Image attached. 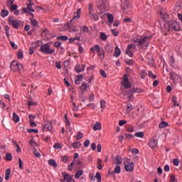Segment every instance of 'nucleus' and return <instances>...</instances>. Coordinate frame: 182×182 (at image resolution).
<instances>
[{
  "label": "nucleus",
  "instance_id": "20e7f679",
  "mask_svg": "<svg viewBox=\"0 0 182 182\" xmlns=\"http://www.w3.org/2000/svg\"><path fill=\"white\" fill-rule=\"evenodd\" d=\"M124 164L125 171L132 172L134 170V163L130 162V159H127L124 161Z\"/></svg>",
  "mask_w": 182,
  "mask_h": 182
},
{
  "label": "nucleus",
  "instance_id": "58836bf2",
  "mask_svg": "<svg viewBox=\"0 0 182 182\" xmlns=\"http://www.w3.org/2000/svg\"><path fill=\"white\" fill-rule=\"evenodd\" d=\"M28 133H35L36 134H38L39 132L36 129H27Z\"/></svg>",
  "mask_w": 182,
  "mask_h": 182
},
{
  "label": "nucleus",
  "instance_id": "13d9d810",
  "mask_svg": "<svg viewBox=\"0 0 182 182\" xmlns=\"http://www.w3.org/2000/svg\"><path fill=\"white\" fill-rule=\"evenodd\" d=\"M140 75H141V79H144L146 77V70H142L141 71Z\"/></svg>",
  "mask_w": 182,
  "mask_h": 182
},
{
  "label": "nucleus",
  "instance_id": "ddd939ff",
  "mask_svg": "<svg viewBox=\"0 0 182 182\" xmlns=\"http://www.w3.org/2000/svg\"><path fill=\"white\" fill-rule=\"evenodd\" d=\"M149 146L151 147V149H154L157 146V140L156 139H151L149 141Z\"/></svg>",
  "mask_w": 182,
  "mask_h": 182
},
{
  "label": "nucleus",
  "instance_id": "2f4dec72",
  "mask_svg": "<svg viewBox=\"0 0 182 182\" xmlns=\"http://www.w3.org/2000/svg\"><path fill=\"white\" fill-rule=\"evenodd\" d=\"M32 5H33V3H30L27 5V9L28 11H30V12H35V10L33 9V7H32Z\"/></svg>",
  "mask_w": 182,
  "mask_h": 182
},
{
  "label": "nucleus",
  "instance_id": "9b49d317",
  "mask_svg": "<svg viewBox=\"0 0 182 182\" xmlns=\"http://www.w3.org/2000/svg\"><path fill=\"white\" fill-rule=\"evenodd\" d=\"M90 51L92 53H95L97 51V53H100V52H102V50L100 49V47L99 46V45L96 44L90 48Z\"/></svg>",
  "mask_w": 182,
  "mask_h": 182
},
{
  "label": "nucleus",
  "instance_id": "e2e57ef3",
  "mask_svg": "<svg viewBox=\"0 0 182 182\" xmlns=\"http://www.w3.org/2000/svg\"><path fill=\"white\" fill-rule=\"evenodd\" d=\"M47 131L52 132V124L47 123L46 124Z\"/></svg>",
  "mask_w": 182,
  "mask_h": 182
},
{
  "label": "nucleus",
  "instance_id": "f3484780",
  "mask_svg": "<svg viewBox=\"0 0 182 182\" xmlns=\"http://www.w3.org/2000/svg\"><path fill=\"white\" fill-rule=\"evenodd\" d=\"M102 130V124L100 122H96L93 127V131Z\"/></svg>",
  "mask_w": 182,
  "mask_h": 182
},
{
  "label": "nucleus",
  "instance_id": "f03ea898",
  "mask_svg": "<svg viewBox=\"0 0 182 182\" xmlns=\"http://www.w3.org/2000/svg\"><path fill=\"white\" fill-rule=\"evenodd\" d=\"M167 29L168 32H178L180 31V24L177 21H169L167 24Z\"/></svg>",
  "mask_w": 182,
  "mask_h": 182
},
{
  "label": "nucleus",
  "instance_id": "5fc2aeb1",
  "mask_svg": "<svg viewBox=\"0 0 182 182\" xmlns=\"http://www.w3.org/2000/svg\"><path fill=\"white\" fill-rule=\"evenodd\" d=\"M83 137V134L82 132H78L76 136L77 140H81Z\"/></svg>",
  "mask_w": 182,
  "mask_h": 182
},
{
  "label": "nucleus",
  "instance_id": "b1692460",
  "mask_svg": "<svg viewBox=\"0 0 182 182\" xmlns=\"http://www.w3.org/2000/svg\"><path fill=\"white\" fill-rule=\"evenodd\" d=\"M10 176H11V169L8 168L6 170L5 180H9Z\"/></svg>",
  "mask_w": 182,
  "mask_h": 182
},
{
  "label": "nucleus",
  "instance_id": "bb28decb",
  "mask_svg": "<svg viewBox=\"0 0 182 182\" xmlns=\"http://www.w3.org/2000/svg\"><path fill=\"white\" fill-rule=\"evenodd\" d=\"M115 160L117 161L116 164H122V163H123V159H122L120 156H117Z\"/></svg>",
  "mask_w": 182,
  "mask_h": 182
},
{
  "label": "nucleus",
  "instance_id": "0eeeda50",
  "mask_svg": "<svg viewBox=\"0 0 182 182\" xmlns=\"http://www.w3.org/2000/svg\"><path fill=\"white\" fill-rule=\"evenodd\" d=\"M122 85L125 87V89H129L132 87V83L129 80V77L126 74H124L122 77Z\"/></svg>",
  "mask_w": 182,
  "mask_h": 182
},
{
  "label": "nucleus",
  "instance_id": "39448f33",
  "mask_svg": "<svg viewBox=\"0 0 182 182\" xmlns=\"http://www.w3.org/2000/svg\"><path fill=\"white\" fill-rule=\"evenodd\" d=\"M10 68L13 72H19L23 69V65L16 61H12Z\"/></svg>",
  "mask_w": 182,
  "mask_h": 182
},
{
  "label": "nucleus",
  "instance_id": "338daca9",
  "mask_svg": "<svg viewBox=\"0 0 182 182\" xmlns=\"http://www.w3.org/2000/svg\"><path fill=\"white\" fill-rule=\"evenodd\" d=\"M68 160H69V158L66 156H64L62 157V161L63 163H68Z\"/></svg>",
  "mask_w": 182,
  "mask_h": 182
},
{
  "label": "nucleus",
  "instance_id": "cd10ccee",
  "mask_svg": "<svg viewBox=\"0 0 182 182\" xmlns=\"http://www.w3.org/2000/svg\"><path fill=\"white\" fill-rule=\"evenodd\" d=\"M28 144H30V146L31 147H36V146H38V143H36V141H35L33 139H31L28 141Z\"/></svg>",
  "mask_w": 182,
  "mask_h": 182
},
{
  "label": "nucleus",
  "instance_id": "412c9836",
  "mask_svg": "<svg viewBox=\"0 0 182 182\" xmlns=\"http://www.w3.org/2000/svg\"><path fill=\"white\" fill-rule=\"evenodd\" d=\"M19 116H18V114H16V112H14L13 113V121L15 123H18L19 122Z\"/></svg>",
  "mask_w": 182,
  "mask_h": 182
},
{
  "label": "nucleus",
  "instance_id": "a211bd4d",
  "mask_svg": "<svg viewBox=\"0 0 182 182\" xmlns=\"http://www.w3.org/2000/svg\"><path fill=\"white\" fill-rule=\"evenodd\" d=\"M80 14H82V10L78 9L77 12L74 14L73 19H79L80 18Z\"/></svg>",
  "mask_w": 182,
  "mask_h": 182
},
{
  "label": "nucleus",
  "instance_id": "0e129e2a",
  "mask_svg": "<svg viewBox=\"0 0 182 182\" xmlns=\"http://www.w3.org/2000/svg\"><path fill=\"white\" fill-rule=\"evenodd\" d=\"M70 32H74L75 33H77V32H79V28H70Z\"/></svg>",
  "mask_w": 182,
  "mask_h": 182
},
{
  "label": "nucleus",
  "instance_id": "c756f323",
  "mask_svg": "<svg viewBox=\"0 0 182 182\" xmlns=\"http://www.w3.org/2000/svg\"><path fill=\"white\" fill-rule=\"evenodd\" d=\"M81 146L82 144H80L79 141L73 144V147H74V149H80Z\"/></svg>",
  "mask_w": 182,
  "mask_h": 182
},
{
  "label": "nucleus",
  "instance_id": "a18cd8bd",
  "mask_svg": "<svg viewBox=\"0 0 182 182\" xmlns=\"http://www.w3.org/2000/svg\"><path fill=\"white\" fill-rule=\"evenodd\" d=\"M31 23L33 25V26H36L38 25V21L35 18H30Z\"/></svg>",
  "mask_w": 182,
  "mask_h": 182
},
{
  "label": "nucleus",
  "instance_id": "f704fd0d",
  "mask_svg": "<svg viewBox=\"0 0 182 182\" xmlns=\"http://www.w3.org/2000/svg\"><path fill=\"white\" fill-rule=\"evenodd\" d=\"M173 106H180V104L177 102V97L173 96L172 98Z\"/></svg>",
  "mask_w": 182,
  "mask_h": 182
},
{
  "label": "nucleus",
  "instance_id": "a878e982",
  "mask_svg": "<svg viewBox=\"0 0 182 182\" xmlns=\"http://www.w3.org/2000/svg\"><path fill=\"white\" fill-rule=\"evenodd\" d=\"M86 85V82H82V84L80 86V90L82 92V93H85L86 89H87V86Z\"/></svg>",
  "mask_w": 182,
  "mask_h": 182
},
{
  "label": "nucleus",
  "instance_id": "e433bc0d",
  "mask_svg": "<svg viewBox=\"0 0 182 182\" xmlns=\"http://www.w3.org/2000/svg\"><path fill=\"white\" fill-rule=\"evenodd\" d=\"M134 135L136 136V137H139L140 139H143V137H144V133L141 132H136Z\"/></svg>",
  "mask_w": 182,
  "mask_h": 182
},
{
  "label": "nucleus",
  "instance_id": "72a5a7b5",
  "mask_svg": "<svg viewBox=\"0 0 182 182\" xmlns=\"http://www.w3.org/2000/svg\"><path fill=\"white\" fill-rule=\"evenodd\" d=\"M100 38L102 41H106V39H107V36L105 33L102 32L100 33Z\"/></svg>",
  "mask_w": 182,
  "mask_h": 182
},
{
  "label": "nucleus",
  "instance_id": "4c0bfd02",
  "mask_svg": "<svg viewBox=\"0 0 182 182\" xmlns=\"http://www.w3.org/2000/svg\"><path fill=\"white\" fill-rule=\"evenodd\" d=\"M107 18H108V22H109V23H113V19H114L113 15L108 14Z\"/></svg>",
  "mask_w": 182,
  "mask_h": 182
},
{
  "label": "nucleus",
  "instance_id": "4468645a",
  "mask_svg": "<svg viewBox=\"0 0 182 182\" xmlns=\"http://www.w3.org/2000/svg\"><path fill=\"white\" fill-rule=\"evenodd\" d=\"M82 80H83V75H77L75 79V85H80V82H82Z\"/></svg>",
  "mask_w": 182,
  "mask_h": 182
},
{
  "label": "nucleus",
  "instance_id": "6e6552de",
  "mask_svg": "<svg viewBox=\"0 0 182 182\" xmlns=\"http://www.w3.org/2000/svg\"><path fill=\"white\" fill-rule=\"evenodd\" d=\"M136 48L134 44H129L126 49V54L129 56V58H133V50Z\"/></svg>",
  "mask_w": 182,
  "mask_h": 182
},
{
  "label": "nucleus",
  "instance_id": "6ab92c4d",
  "mask_svg": "<svg viewBox=\"0 0 182 182\" xmlns=\"http://www.w3.org/2000/svg\"><path fill=\"white\" fill-rule=\"evenodd\" d=\"M169 76H170V77H171V79H173V81L176 80V79H177V77H178V75L176 72H171L169 73Z\"/></svg>",
  "mask_w": 182,
  "mask_h": 182
},
{
  "label": "nucleus",
  "instance_id": "5701e85b",
  "mask_svg": "<svg viewBox=\"0 0 182 182\" xmlns=\"http://www.w3.org/2000/svg\"><path fill=\"white\" fill-rule=\"evenodd\" d=\"M168 126V123L166 122H162L159 123V129H166Z\"/></svg>",
  "mask_w": 182,
  "mask_h": 182
},
{
  "label": "nucleus",
  "instance_id": "f257e3e1",
  "mask_svg": "<svg viewBox=\"0 0 182 182\" xmlns=\"http://www.w3.org/2000/svg\"><path fill=\"white\" fill-rule=\"evenodd\" d=\"M151 41V37L150 36H138L134 40V43H139L142 48H149V43Z\"/></svg>",
  "mask_w": 182,
  "mask_h": 182
},
{
  "label": "nucleus",
  "instance_id": "c9c22d12",
  "mask_svg": "<svg viewBox=\"0 0 182 182\" xmlns=\"http://www.w3.org/2000/svg\"><path fill=\"white\" fill-rule=\"evenodd\" d=\"M83 174V171L80 170L77 171L75 175V178H80V176Z\"/></svg>",
  "mask_w": 182,
  "mask_h": 182
},
{
  "label": "nucleus",
  "instance_id": "4be33fe9",
  "mask_svg": "<svg viewBox=\"0 0 182 182\" xmlns=\"http://www.w3.org/2000/svg\"><path fill=\"white\" fill-rule=\"evenodd\" d=\"M48 164L49 166H52L53 167H58V164H56V161L53 159L48 160Z\"/></svg>",
  "mask_w": 182,
  "mask_h": 182
},
{
  "label": "nucleus",
  "instance_id": "3c124183",
  "mask_svg": "<svg viewBox=\"0 0 182 182\" xmlns=\"http://www.w3.org/2000/svg\"><path fill=\"white\" fill-rule=\"evenodd\" d=\"M114 173H116L117 174H119V173H120L121 171V168H120V166H117L114 169Z\"/></svg>",
  "mask_w": 182,
  "mask_h": 182
},
{
  "label": "nucleus",
  "instance_id": "8fccbe9b",
  "mask_svg": "<svg viewBox=\"0 0 182 182\" xmlns=\"http://www.w3.org/2000/svg\"><path fill=\"white\" fill-rule=\"evenodd\" d=\"M88 11H89L90 15L91 14H93V4H90L89 5Z\"/></svg>",
  "mask_w": 182,
  "mask_h": 182
},
{
  "label": "nucleus",
  "instance_id": "423d86ee",
  "mask_svg": "<svg viewBox=\"0 0 182 182\" xmlns=\"http://www.w3.org/2000/svg\"><path fill=\"white\" fill-rule=\"evenodd\" d=\"M9 25H11L12 26H14L15 29H19V26L22 25V21L19 20L14 21V17L11 16L9 18Z\"/></svg>",
  "mask_w": 182,
  "mask_h": 182
},
{
  "label": "nucleus",
  "instance_id": "c85d7f7f",
  "mask_svg": "<svg viewBox=\"0 0 182 182\" xmlns=\"http://www.w3.org/2000/svg\"><path fill=\"white\" fill-rule=\"evenodd\" d=\"M105 50L108 52V53H110L111 52H113V47L110 45L105 46Z\"/></svg>",
  "mask_w": 182,
  "mask_h": 182
},
{
  "label": "nucleus",
  "instance_id": "603ef678",
  "mask_svg": "<svg viewBox=\"0 0 182 182\" xmlns=\"http://www.w3.org/2000/svg\"><path fill=\"white\" fill-rule=\"evenodd\" d=\"M18 6L16 4H11L10 11H16Z\"/></svg>",
  "mask_w": 182,
  "mask_h": 182
},
{
  "label": "nucleus",
  "instance_id": "c03bdc74",
  "mask_svg": "<svg viewBox=\"0 0 182 182\" xmlns=\"http://www.w3.org/2000/svg\"><path fill=\"white\" fill-rule=\"evenodd\" d=\"M148 75H149V77H151V79H156L157 78V75L153 74V72H151V71H149Z\"/></svg>",
  "mask_w": 182,
  "mask_h": 182
},
{
  "label": "nucleus",
  "instance_id": "052dcab7",
  "mask_svg": "<svg viewBox=\"0 0 182 182\" xmlns=\"http://www.w3.org/2000/svg\"><path fill=\"white\" fill-rule=\"evenodd\" d=\"M82 32H85V33H87L89 32V27L86 26H82Z\"/></svg>",
  "mask_w": 182,
  "mask_h": 182
},
{
  "label": "nucleus",
  "instance_id": "680f3d73",
  "mask_svg": "<svg viewBox=\"0 0 182 182\" xmlns=\"http://www.w3.org/2000/svg\"><path fill=\"white\" fill-rule=\"evenodd\" d=\"M55 65L57 69H62V65L58 61H55Z\"/></svg>",
  "mask_w": 182,
  "mask_h": 182
},
{
  "label": "nucleus",
  "instance_id": "9d476101",
  "mask_svg": "<svg viewBox=\"0 0 182 182\" xmlns=\"http://www.w3.org/2000/svg\"><path fill=\"white\" fill-rule=\"evenodd\" d=\"M62 176H63V178L67 182H72V180H73V176H70L66 172L62 173Z\"/></svg>",
  "mask_w": 182,
  "mask_h": 182
},
{
  "label": "nucleus",
  "instance_id": "a19ab883",
  "mask_svg": "<svg viewBox=\"0 0 182 182\" xmlns=\"http://www.w3.org/2000/svg\"><path fill=\"white\" fill-rule=\"evenodd\" d=\"M6 160L7 161H12V154L7 153L6 154Z\"/></svg>",
  "mask_w": 182,
  "mask_h": 182
},
{
  "label": "nucleus",
  "instance_id": "6e6d98bb",
  "mask_svg": "<svg viewBox=\"0 0 182 182\" xmlns=\"http://www.w3.org/2000/svg\"><path fill=\"white\" fill-rule=\"evenodd\" d=\"M54 149H57L59 150V149H62V145L59 143H56L53 145Z\"/></svg>",
  "mask_w": 182,
  "mask_h": 182
},
{
  "label": "nucleus",
  "instance_id": "7ed1b4c3",
  "mask_svg": "<svg viewBox=\"0 0 182 182\" xmlns=\"http://www.w3.org/2000/svg\"><path fill=\"white\" fill-rule=\"evenodd\" d=\"M40 51L44 53V55H52V53L56 52V50H55V48H50L48 44H44L41 46Z\"/></svg>",
  "mask_w": 182,
  "mask_h": 182
},
{
  "label": "nucleus",
  "instance_id": "1a4fd4ad",
  "mask_svg": "<svg viewBox=\"0 0 182 182\" xmlns=\"http://www.w3.org/2000/svg\"><path fill=\"white\" fill-rule=\"evenodd\" d=\"M86 68V65L82 64L80 65V64H76L75 67V70L77 73H81V72H85V68Z\"/></svg>",
  "mask_w": 182,
  "mask_h": 182
},
{
  "label": "nucleus",
  "instance_id": "774afa93",
  "mask_svg": "<svg viewBox=\"0 0 182 182\" xmlns=\"http://www.w3.org/2000/svg\"><path fill=\"white\" fill-rule=\"evenodd\" d=\"M126 123H127V121H126V120H120L119 122V126H124V124H126Z\"/></svg>",
  "mask_w": 182,
  "mask_h": 182
},
{
  "label": "nucleus",
  "instance_id": "37998d69",
  "mask_svg": "<svg viewBox=\"0 0 182 182\" xmlns=\"http://www.w3.org/2000/svg\"><path fill=\"white\" fill-rule=\"evenodd\" d=\"M29 122H33L36 119V115L35 114H29L28 115Z\"/></svg>",
  "mask_w": 182,
  "mask_h": 182
},
{
  "label": "nucleus",
  "instance_id": "69168bd1",
  "mask_svg": "<svg viewBox=\"0 0 182 182\" xmlns=\"http://www.w3.org/2000/svg\"><path fill=\"white\" fill-rule=\"evenodd\" d=\"M125 63H127V65H129V66H132L134 63L133 60H127L125 61Z\"/></svg>",
  "mask_w": 182,
  "mask_h": 182
},
{
  "label": "nucleus",
  "instance_id": "f8f14e48",
  "mask_svg": "<svg viewBox=\"0 0 182 182\" xmlns=\"http://www.w3.org/2000/svg\"><path fill=\"white\" fill-rule=\"evenodd\" d=\"M133 95H134V92H133L132 90H129L127 93V97L128 100H130V102H132V100L134 99V97H133Z\"/></svg>",
  "mask_w": 182,
  "mask_h": 182
},
{
  "label": "nucleus",
  "instance_id": "aec40b11",
  "mask_svg": "<svg viewBox=\"0 0 182 182\" xmlns=\"http://www.w3.org/2000/svg\"><path fill=\"white\" fill-rule=\"evenodd\" d=\"M8 15H9V11L8 10H5V9L1 10V16L2 18H6Z\"/></svg>",
  "mask_w": 182,
  "mask_h": 182
},
{
  "label": "nucleus",
  "instance_id": "ea45409f",
  "mask_svg": "<svg viewBox=\"0 0 182 182\" xmlns=\"http://www.w3.org/2000/svg\"><path fill=\"white\" fill-rule=\"evenodd\" d=\"M100 107L102 109V110H105L106 109V101L105 100H101L100 102Z\"/></svg>",
  "mask_w": 182,
  "mask_h": 182
},
{
  "label": "nucleus",
  "instance_id": "473e14b6",
  "mask_svg": "<svg viewBox=\"0 0 182 182\" xmlns=\"http://www.w3.org/2000/svg\"><path fill=\"white\" fill-rule=\"evenodd\" d=\"M95 178H97V182H102V176L100 175V173L99 172L96 173Z\"/></svg>",
  "mask_w": 182,
  "mask_h": 182
},
{
  "label": "nucleus",
  "instance_id": "4d7b16f0",
  "mask_svg": "<svg viewBox=\"0 0 182 182\" xmlns=\"http://www.w3.org/2000/svg\"><path fill=\"white\" fill-rule=\"evenodd\" d=\"M80 36H82V33H77L75 37L74 38V39L75 41H80Z\"/></svg>",
  "mask_w": 182,
  "mask_h": 182
},
{
  "label": "nucleus",
  "instance_id": "49530a36",
  "mask_svg": "<svg viewBox=\"0 0 182 182\" xmlns=\"http://www.w3.org/2000/svg\"><path fill=\"white\" fill-rule=\"evenodd\" d=\"M100 74L101 75V76H102V77H107V75L106 74V71H105V70H100Z\"/></svg>",
  "mask_w": 182,
  "mask_h": 182
},
{
  "label": "nucleus",
  "instance_id": "dca6fc26",
  "mask_svg": "<svg viewBox=\"0 0 182 182\" xmlns=\"http://www.w3.org/2000/svg\"><path fill=\"white\" fill-rule=\"evenodd\" d=\"M90 15V19H91V21H95V22L99 21V15H97V14L92 13Z\"/></svg>",
  "mask_w": 182,
  "mask_h": 182
},
{
  "label": "nucleus",
  "instance_id": "de8ad7c7",
  "mask_svg": "<svg viewBox=\"0 0 182 182\" xmlns=\"http://www.w3.org/2000/svg\"><path fill=\"white\" fill-rule=\"evenodd\" d=\"M28 107H31V106H36V105H38V102H33L31 100H28Z\"/></svg>",
  "mask_w": 182,
  "mask_h": 182
},
{
  "label": "nucleus",
  "instance_id": "09e8293b",
  "mask_svg": "<svg viewBox=\"0 0 182 182\" xmlns=\"http://www.w3.org/2000/svg\"><path fill=\"white\" fill-rule=\"evenodd\" d=\"M132 92L134 93H141L143 92V90H141L140 88H134V89H132Z\"/></svg>",
  "mask_w": 182,
  "mask_h": 182
},
{
  "label": "nucleus",
  "instance_id": "393cba45",
  "mask_svg": "<svg viewBox=\"0 0 182 182\" xmlns=\"http://www.w3.org/2000/svg\"><path fill=\"white\" fill-rule=\"evenodd\" d=\"M57 39L58 41H68V39H69V37H68V36H60L57 37Z\"/></svg>",
  "mask_w": 182,
  "mask_h": 182
},
{
  "label": "nucleus",
  "instance_id": "bf43d9fd",
  "mask_svg": "<svg viewBox=\"0 0 182 182\" xmlns=\"http://www.w3.org/2000/svg\"><path fill=\"white\" fill-rule=\"evenodd\" d=\"M133 109V107L132 106V104H129L127 105V112H132Z\"/></svg>",
  "mask_w": 182,
  "mask_h": 182
},
{
  "label": "nucleus",
  "instance_id": "79ce46f5",
  "mask_svg": "<svg viewBox=\"0 0 182 182\" xmlns=\"http://www.w3.org/2000/svg\"><path fill=\"white\" fill-rule=\"evenodd\" d=\"M33 153L36 157H41V153L36 149L33 148Z\"/></svg>",
  "mask_w": 182,
  "mask_h": 182
},
{
  "label": "nucleus",
  "instance_id": "7c9ffc66",
  "mask_svg": "<svg viewBox=\"0 0 182 182\" xmlns=\"http://www.w3.org/2000/svg\"><path fill=\"white\" fill-rule=\"evenodd\" d=\"M4 30H5V35L7 38H9L10 34H9V26H4Z\"/></svg>",
  "mask_w": 182,
  "mask_h": 182
},
{
  "label": "nucleus",
  "instance_id": "864d4df0",
  "mask_svg": "<svg viewBox=\"0 0 182 182\" xmlns=\"http://www.w3.org/2000/svg\"><path fill=\"white\" fill-rule=\"evenodd\" d=\"M90 146V141L89 139H87L84 142V147L87 148Z\"/></svg>",
  "mask_w": 182,
  "mask_h": 182
},
{
  "label": "nucleus",
  "instance_id": "2eb2a0df",
  "mask_svg": "<svg viewBox=\"0 0 182 182\" xmlns=\"http://www.w3.org/2000/svg\"><path fill=\"white\" fill-rule=\"evenodd\" d=\"M122 55V51L120 50V48H119V46L115 47V50L114 53V58H119Z\"/></svg>",
  "mask_w": 182,
  "mask_h": 182
}]
</instances>
